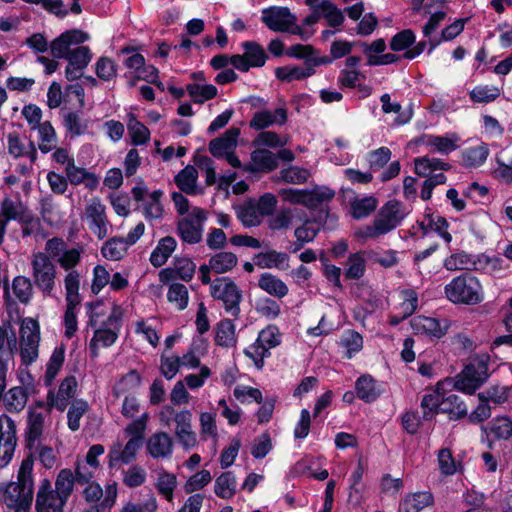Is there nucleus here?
<instances>
[{"label": "nucleus", "instance_id": "f257e3e1", "mask_svg": "<svg viewBox=\"0 0 512 512\" xmlns=\"http://www.w3.org/2000/svg\"><path fill=\"white\" fill-rule=\"evenodd\" d=\"M489 361L488 354H477L455 378L439 381L435 389L422 398L424 418L430 419L437 413L448 414L452 420L465 417L468 412L465 403L451 391L473 394L489 377Z\"/></svg>", "mask_w": 512, "mask_h": 512}, {"label": "nucleus", "instance_id": "f03ea898", "mask_svg": "<svg viewBox=\"0 0 512 512\" xmlns=\"http://www.w3.org/2000/svg\"><path fill=\"white\" fill-rule=\"evenodd\" d=\"M33 459L22 460L17 473V481L5 485L2 490L3 499L8 508L14 512H28L34 493Z\"/></svg>", "mask_w": 512, "mask_h": 512}, {"label": "nucleus", "instance_id": "7ed1b4c3", "mask_svg": "<svg viewBox=\"0 0 512 512\" xmlns=\"http://www.w3.org/2000/svg\"><path fill=\"white\" fill-rule=\"evenodd\" d=\"M444 294L451 303L459 305H477L485 299V291L480 280L468 273L454 277L445 285Z\"/></svg>", "mask_w": 512, "mask_h": 512}, {"label": "nucleus", "instance_id": "20e7f679", "mask_svg": "<svg viewBox=\"0 0 512 512\" xmlns=\"http://www.w3.org/2000/svg\"><path fill=\"white\" fill-rule=\"evenodd\" d=\"M404 206L396 201H388L379 211L373 225L366 226L356 232L362 239L375 238L396 228L407 215Z\"/></svg>", "mask_w": 512, "mask_h": 512}, {"label": "nucleus", "instance_id": "39448f33", "mask_svg": "<svg viewBox=\"0 0 512 512\" xmlns=\"http://www.w3.org/2000/svg\"><path fill=\"white\" fill-rule=\"evenodd\" d=\"M19 351L25 365L35 362L39 355L40 326L37 320L26 317L21 320L19 328Z\"/></svg>", "mask_w": 512, "mask_h": 512}, {"label": "nucleus", "instance_id": "423d86ee", "mask_svg": "<svg viewBox=\"0 0 512 512\" xmlns=\"http://www.w3.org/2000/svg\"><path fill=\"white\" fill-rule=\"evenodd\" d=\"M281 343V333L274 325H269L258 334L257 339L246 350L245 354L253 360L257 367H262L263 359L268 351Z\"/></svg>", "mask_w": 512, "mask_h": 512}, {"label": "nucleus", "instance_id": "0eeeda50", "mask_svg": "<svg viewBox=\"0 0 512 512\" xmlns=\"http://www.w3.org/2000/svg\"><path fill=\"white\" fill-rule=\"evenodd\" d=\"M239 136V128H229L221 137L215 138L209 143L210 153L216 158H225L234 168L241 167V161L235 155Z\"/></svg>", "mask_w": 512, "mask_h": 512}, {"label": "nucleus", "instance_id": "6e6552de", "mask_svg": "<svg viewBox=\"0 0 512 512\" xmlns=\"http://www.w3.org/2000/svg\"><path fill=\"white\" fill-rule=\"evenodd\" d=\"M261 21L267 28L277 32L298 33L296 17L286 7L271 6L261 12Z\"/></svg>", "mask_w": 512, "mask_h": 512}, {"label": "nucleus", "instance_id": "1a4fd4ad", "mask_svg": "<svg viewBox=\"0 0 512 512\" xmlns=\"http://www.w3.org/2000/svg\"><path fill=\"white\" fill-rule=\"evenodd\" d=\"M81 218L99 239L107 236L109 221L105 206L98 197L88 200Z\"/></svg>", "mask_w": 512, "mask_h": 512}, {"label": "nucleus", "instance_id": "9d476101", "mask_svg": "<svg viewBox=\"0 0 512 512\" xmlns=\"http://www.w3.org/2000/svg\"><path fill=\"white\" fill-rule=\"evenodd\" d=\"M279 194L284 201L307 208H314L322 201L334 196V192L325 187L313 190L288 188L280 190Z\"/></svg>", "mask_w": 512, "mask_h": 512}, {"label": "nucleus", "instance_id": "9b49d317", "mask_svg": "<svg viewBox=\"0 0 512 512\" xmlns=\"http://www.w3.org/2000/svg\"><path fill=\"white\" fill-rule=\"evenodd\" d=\"M213 298L221 300L227 312L236 316L239 312L241 293L237 285L229 278H219L210 286Z\"/></svg>", "mask_w": 512, "mask_h": 512}, {"label": "nucleus", "instance_id": "f8f14e48", "mask_svg": "<svg viewBox=\"0 0 512 512\" xmlns=\"http://www.w3.org/2000/svg\"><path fill=\"white\" fill-rule=\"evenodd\" d=\"M206 212L199 207H193L187 217L178 223V233L184 242L196 244L201 241Z\"/></svg>", "mask_w": 512, "mask_h": 512}, {"label": "nucleus", "instance_id": "ddd939ff", "mask_svg": "<svg viewBox=\"0 0 512 512\" xmlns=\"http://www.w3.org/2000/svg\"><path fill=\"white\" fill-rule=\"evenodd\" d=\"M389 47L394 52H403L405 60H413L426 48V42L416 43V34L412 29H404L396 33L390 40Z\"/></svg>", "mask_w": 512, "mask_h": 512}, {"label": "nucleus", "instance_id": "4468645a", "mask_svg": "<svg viewBox=\"0 0 512 512\" xmlns=\"http://www.w3.org/2000/svg\"><path fill=\"white\" fill-rule=\"evenodd\" d=\"M33 278L36 286L44 293L50 294L55 286L56 270L48 257L36 254L32 261Z\"/></svg>", "mask_w": 512, "mask_h": 512}, {"label": "nucleus", "instance_id": "2eb2a0df", "mask_svg": "<svg viewBox=\"0 0 512 512\" xmlns=\"http://www.w3.org/2000/svg\"><path fill=\"white\" fill-rule=\"evenodd\" d=\"M175 430L174 434L178 443L185 450L194 449L198 444V437L192 426V413L188 409H183L174 415Z\"/></svg>", "mask_w": 512, "mask_h": 512}, {"label": "nucleus", "instance_id": "dca6fc26", "mask_svg": "<svg viewBox=\"0 0 512 512\" xmlns=\"http://www.w3.org/2000/svg\"><path fill=\"white\" fill-rule=\"evenodd\" d=\"M410 324L415 334L431 340L442 338L450 327V322L447 319H438L422 315L414 317Z\"/></svg>", "mask_w": 512, "mask_h": 512}, {"label": "nucleus", "instance_id": "f3484780", "mask_svg": "<svg viewBox=\"0 0 512 512\" xmlns=\"http://www.w3.org/2000/svg\"><path fill=\"white\" fill-rule=\"evenodd\" d=\"M415 173L421 177H426V181L435 187L446 182V177L442 171L447 170L449 165L437 158L420 157L414 161Z\"/></svg>", "mask_w": 512, "mask_h": 512}, {"label": "nucleus", "instance_id": "a211bd4d", "mask_svg": "<svg viewBox=\"0 0 512 512\" xmlns=\"http://www.w3.org/2000/svg\"><path fill=\"white\" fill-rule=\"evenodd\" d=\"M16 447V427L14 421L0 416V467H5L12 460Z\"/></svg>", "mask_w": 512, "mask_h": 512}, {"label": "nucleus", "instance_id": "6ab92c4d", "mask_svg": "<svg viewBox=\"0 0 512 512\" xmlns=\"http://www.w3.org/2000/svg\"><path fill=\"white\" fill-rule=\"evenodd\" d=\"M67 500L54 493L48 479L41 481L37 495L35 509L37 512H63Z\"/></svg>", "mask_w": 512, "mask_h": 512}, {"label": "nucleus", "instance_id": "aec40b11", "mask_svg": "<svg viewBox=\"0 0 512 512\" xmlns=\"http://www.w3.org/2000/svg\"><path fill=\"white\" fill-rule=\"evenodd\" d=\"M88 39L89 35L81 30H68L51 42V54L54 58L66 59L70 53L72 45L82 44Z\"/></svg>", "mask_w": 512, "mask_h": 512}, {"label": "nucleus", "instance_id": "412c9836", "mask_svg": "<svg viewBox=\"0 0 512 512\" xmlns=\"http://www.w3.org/2000/svg\"><path fill=\"white\" fill-rule=\"evenodd\" d=\"M105 452L104 446L95 444L88 450L85 460H78L75 468L77 479L80 482H88L99 467L98 457Z\"/></svg>", "mask_w": 512, "mask_h": 512}, {"label": "nucleus", "instance_id": "4be33fe9", "mask_svg": "<svg viewBox=\"0 0 512 512\" xmlns=\"http://www.w3.org/2000/svg\"><path fill=\"white\" fill-rule=\"evenodd\" d=\"M146 451L154 459L170 458L173 453V439L166 432H156L147 439Z\"/></svg>", "mask_w": 512, "mask_h": 512}, {"label": "nucleus", "instance_id": "5701e85b", "mask_svg": "<svg viewBox=\"0 0 512 512\" xmlns=\"http://www.w3.org/2000/svg\"><path fill=\"white\" fill-rule=\"evenodd\" d=\"M141 445L142 441L140 437H132L123 449L120 443H114L108 454L109 466H113L119 461L125 464L130 463L135 459Z\"/></svg>", "mask_w": 512, "mask_h": 512}, {"label": "nucleus", "instance_id": "b1692460", "mask_svg": "<svg viewBox=\"0 0 512 512\" xmlns=\"http://www.w3.org/2000/svg\"><path fill=\"white\" fill-rule=\"evenodd\" d=\"M422 142L435 152L449 154L458 149L460 138L455 133H448L444 136L425 135Z\"/></svg>", "mask_w": 512, "mask_h": 512}, {"label": "nucleus", "instance_id": "393cba45", "mask_svg": "<svg viewBox=\"0 0 512 512\" xmlns=\"http://www.w3.org/2000/svg\"><path fill=\"white\" fill-rule=\"evenodd\" d=\"M277 156L269 150L257 149L251 154V161L244 169L249 172H268L277 167Z\"/></svg>", "mask_w": 512, "mask_h": 512}, {"label": "nucleus", "instance_id": "a878e982", "mask_svg": "<svg viewBox=\"0 0 512 512\" xmlns=\"http://www.w3.org/2000/svg\"><path fill=\"white\" fill-rule=\"evenodd\" d=\"M244 53L242 56H234L230 64H265L267 54L263 46L255 41H247L242 44Z\"/></svg>", "mask_w": 512, "mask_h": 512}, {"label": "nucleus", "instance_id": "bb28decb", "mask_svg": "<svg viewBox=\"0 0 512 512\" xmlns=\"http://www.w3.org/2000/svg\"><path fill=\"white\" fill-rule=\"evenodd\" d=\"M287 121V112L284 108L279 107L273 112L269 110H262L255 113L250 122V126L254 129L260 130L271 125H283Z\"/></svg>", "mask_w": 512, "mask_h": 512}, {"label": "nucleus", "instance_id": "cd10ccee", "mask_svg": "<svg viewBox=\"0 0 512 512\" xmlns=\"http://www.w3.org/2000/svg\"><path fill=\"white\" fill-rule=\"evenodd\" d=\"M119 329L104 322L100 328L95 330L90 342V348L94 356H97L99 348L109 347L116 342Z\"/></svg>", "mask_w": 512, "mask_h": 512}, {"label": "nucleus", "instance_id": "c85d7f7f", "mask_svg": "<svg viewBox=\"0 0 512 512\" xmlns=\"http://www.w3.org/2000/svg\"><path fill=\"white\" fill-rule=\"evenodd\" d=\"M255 265L263 269L286 270L289 267V256L284 252L269 250L258 253L254 258Z\"/></svg>", "mask_w": 512, "mask_h": 512}, {"label": "nucleus", "instance_id": "c756f323", "mask_svg": "<svg viewBox=\"0 0 512 512\" xmlns=\"http://www.w3.org/2000/svg\"><path fill=\"white\" fill-rule=\"evenodd\" d=\"M178 486L177 476L163 468L156 471L155 488L159 495L164 497L169 503L174 500V492Z\"/></svg>", "mask_w": 512, "mask_h": 512}, {"label": "nucleus", "instance_id": "7c9ffc66", "mask_svg": "<svg viewBox=\"0 0 512 512\" xmlns=\"http://www.w3.org/2000/svg\"><path fill=\"white\" fill-rule=\"evenodd\" d=\"M65 175L67 177V181L71 184H83L90 190L95 189L99 184V179L94 173L89 172L83 167L76 166L75 162L70 167H66Z\"/></svg>", "mask_w": 512, "mask_h": 512}, {"label": "nucleus", "instance_id": "2f4dec72", "mask_svg": "<svg viewBox=\"0 0 512 512\" xmlns=\"http://www.w3.org/2000/svg\"><path fill=\"white\" fill-rule=\"evenodd\" d=\"M315 15L324 18L330 27L336 28L343 24L344 13L332 1L322 0L315 7Z\"/></svg>", "mask_w": 512, "mask_h": 512}, {"label": "nucleus", "instance_id": "473e14b6", "mask_svg": "<svg viewBox=\"0 0 512 512\" xmlns=\"http://www.w3.org/2000/svg\"><path fill=\"white\" fill-rule=\"evenodd\" d=\"M489 153V147L484 142L467 147L462 151V163L467 168L480 167L486 162Z\"/></svg>", "mask_w": 512, "mask_h": 512}, {"label": "nucleus", "instance_id": "72a5a7b5", "mask_svg": "<svg viewBox=\"0 0 512 512\" xmlns=\"http://www.w3.org/2000/svg\"><path fill=\"white\" fill-rule=\"evenodd\" d=\"M424 233L435 232L437 233L446 243L452 241V235L447 231L448 223L445 218L439 214H428L420 223Z\"/></svg>", "mask_w": 512, "mask_h": 512}, {"label": "nucleus", "instance_id": "f704fd0d", "mask_svg": "<svg viewBox=\"0 0 512 512\" xmlns=\"http://www.w3.org/2000/svg\"><path fill=\"white\" fill-rule=\"evenodd\" d=\"M355 390L358 398L368 403L375 401L382 393L380 384L366 375L357 379Z\"/></svg>", "mask_w": 512, "mask_h": 512}, {"label": "nucleus", "instance_id": "c9c22d12", "mask_svg": "<svg viewBox=\"0 0 512 512\" xmlns=\"http://www.w3.org/2000/svg\"><path fill=\"white\" fill-rule=\"evenodd\" d=\"M177 246L173 237L162 238L150 255V263L154 267H160L166 263Z\"/></svg>", "mask_w": 512, "mask_h": 512}, {"label": "nucleus", "instance_id": "e433bc0d", "mask_svg": "<svg viewBox=\"0 0 512 512\" xmlns=\"http://www.w3.org/2000/svg\"><path fill=\"white\" fill-rule=\"evenodd\" d=\"M258 286L271 296L283 298L288 294V286L278 277L263 273L259 280Z\"/></svg>", "mask_w": 512, "mask_h": 512}, {"label": "nucleus", "instance_id": "4c0bfd02", "mask_svg": "<svg viewBox=\"0 0 512 512\" xmlns=\"http://www.w3.org/2000/svg\"><path fill=\"white\" fill-rule=\"evenodd\" d=\"M129 245L121 237H113L107 240L102 248V256L109 261H119L127 254Z\"/></svg>", "mask_w": 512, "mask_h": 512}, {"label": "nucleus", "instance_id": "58836bf2", "mask_svg": "<svg viewBox=\"0 0 512 512\" xmlns=\"http://www.w3.org/2000/svg\"><path fill=\"white\" fill-rule=\"evenodd\" d=\"M433 495L430 492H417L407 495L401 503V509L404 512H420L424 508L432 505Z\"/></svg>", "mask_w": 512, "mask_h": 512}, {"label": "nucleus", "instance_id": "ea45409f", "mask_svg": "<svg viewBox=\"0 0 512 512\" xmlns=\"http://www.w3.org/2000/svg\"><path fill=\"white\" fill-rule=\"evenodd\" d=\"M22 206L6 198L1 203L0 209V244L3 241L6 232V226L9 221L16 220L21 214Z\"/></svg>", "mask_w": 512, "mask_h": 512}, {"label": "nucleus", "instance_id": "a19ab883", "mask_svg": "<svg viewBox=\"0 0 512 512\" xmlns=\"http://www.w3.org/2000/svg\"><path fill=\"white\" fill-rule=\"evenodd\" d=\"M444 267L449 271L456 270H472V269H480L484 268L481 265H478L472 258L471 255H468L464 252H459L450 255L444 260Z\"/></svg>", "mask_w": 512, "mask_h": 512}, {"label": "nucleus", "instance_id": "79ce46f5", "mask_svg": "<svg viewBox=\"0 0 512 512\" xmlns=\"http://www.w3.org/2000/svg\"><path fill=\"white\" fill-rule=\"evenodd\" d=\"M351 214L355 219L365 218L370 215L377 207L378 202L375 197L357 196L351 201Z\"/></svg>", "mask_w": 512, "mask_h": 512}, {"label": "nucleus", "instance_id": "37998d69", "mask_svg": "<svg viewBox=\"0 0 512 512\" xmlns=\"http://www.w3.org/2000/svg\"><path fill=\"white\" fill-rule=\"evenodd\" d=\"M198 172L193 166H186L175 177V182L180 190L187 194H196L197 192Z\"/></svg>", "mask_w": 512, "mask_h": 512}, {"label": "nucleus", "instance_id": "c03bdc74", "mask_svg": "<svg viewBox=\"0 0 512 512\" xmlns=\"http://www.w3.org/2000/svg\"><path fill=\"white\" fill-rule=\"evenodd\" d=\"M236 486L237 481L235 475L232 472H225L217 477L214 492L220 498L229 499L234 496Z\"/></svg>", "mask_w": 512, "mask_h": 512}, {"label": "nucleus", "instance_id": "a18cd8bd", "mask_svg": "<svg viewBox=\"0 0 512 512\" xmlns=\"http://www.w3.org/2000/svg\"><path fill=\"white\" fill-rule=\"evenodd\" d=\"M65 359V349L63 346H57L53 350L49 361L46 365V373L44 381L47 385H50L58 373L60 372Z\"/></svg>", "mask_w": 512, "mask_h": 512}, {"label": "nucleus", "instance_id": "49530a36", "mask_svg": "<svg viewBox=\"0 0 512 512\" xmlns=\"http://www.w3.org/2000/svg\"><path fill=\"white\" fill-rule=\"evenodd\" d=\"M32 393L24 387H13L4 395V403L9 411H21L28 399V394Z\"/></svg>", "mask_w": 512, "mask_h": 512}, {"label": "nucleus", "instance_id": "de8ad7c7", "mask_svg": "<svg viewBox=\"0 0 512 512\" xmlns=\"http://www.w3.org/2000/svg\"><path fill=\"white\" fill-rule=\"evenodd\" d=\"M127 128L134 145H143L149 141L150 131L132 113L128 115Z\"/></svg>", "mask_w": 512, "mask_h": 512}, {"label": "nucleus", "instance_id": "09e8293b", "mask_svg": "<svg viewBox=\"0 0 512 512\" xmlns=\"http://www.w3.org/2000/svg\"><path fill=\"white\" fill-rule=\"evenodd\" d=\"M314 73L313 66H279L275 70L277 78L284 81L300 80Z\"/></svg>", "mask_w": 512, "mask_h": 512}, {"label": "nucleus", "instance_id": "8fccbe9b", "mask_svg": "<svg viewBox=\"0 0 512 512\" xmlns=\"http://www.w3.org/2000/svg\"><path fill=\"white\" fill-rule=\"evenodd\" d=\"M237 257L232 252H220L213 255L209 260V267L215 273L222 274L233 269L237 264Z\"/></svg>", "mask_w": 512, "mask_h": 512}, {"label": "nucleus", "instance_id": "3c124183", "mask_svg": "<svg viewBox=\"0 0 512 512\" xmlns=\"http://www.w3.org/2000/svg\"><path fill=\"white\" fill-rule=\"evenodd\" d=\"M65 301L70 304H80L81 297L79 294L80 275L77 271L72 270L67 273L64 279Z\"/></svg>", "mask_w": 512, "mask_h": 512}, {"label": "nucleus", "instance_id": "603ef678", "mask_svg": "<svg viewBox=\"0 0 512 512\" xmlns=\"http://www.w3.org/2000/svg\"><path fill=\"white\" fill-rule=\"evenodd\" d=\"M302 215V210L297 208L282 210L270 220L269 226L273 230L284 229L294 224L296 219L302 220Z\"/></svg>", "mask_w": 512, "mask_h": 512}, {"label": "nucleus", "instance_id": "864d4df0", "mask_svg": "<svg viewBox=\"0 0 512 512\" xmlns=\"http://www.w3.org/2000/svg\"><path fill=\"white\" fill-rule=\"evenodd\" d=\"M382 103V110L384 113H396L397 118L395 123L397 125H403L408 123L412 118L411 108L402 111L401 105L397 102H391L389 94H383L380 98Z\"/></svg>", "mask_w": 512, "mask_h": 512}, {"label": "nucleus", "instance_id": "5fc2aeb1", "mask_svg": "<svg viewBox=\"0 0 512 512\" xmlns=\"http://www.w3.org/2000/svg\"><path fill=\"white\" fill-rule=\"evenodd\" d=\"M199 425L201 438L204 440L212 439L214 442L218 438V429L216 425V414L211 412H201L199 414Z\"/></svg>", "mask_w": 512, "mask_h": 512}, {"label": "nucleus", "instance_id": "6e6d98bb", "mask_svg": "<svg viewBox=\"0 0 512 512\" xmlns=\"http://www.w3.org/2000/svg\"><path fill=\"white\" fill-rule=\"evenodd\" d=\"M366 269L365 257L363 252H357L351 254L348 257L346 268H345V277L348 279H359L361 278Z\"/></svg>", "mask_w": 512, "mask_h": 512}, {"label": "nucleus", "instance_id": "4d7b16f0", "mask_svg": "<svg viewBox=\"0 0 512 512\" xmlns=\"http://www.w3.org/2000/svg\"><path fill=\"white\" fill-rule=\"evenodd\" d=\"M363 81L364 76L354 68L344 70L340 77V83L342 86L350 88L358 87L362 93V96L365 97L370 94V88L366 85H363Z\"/></svg>", "mask_w": 512, "mask_h": 512}, {"label": "nucleus", "instance_id": "13d9d810", "mask_svg": "<svg viewBox=\"0 0 512 512\" xmlns=\"http://www.w3.org/2000/svg\"><path fill=\"white\" fill-rule=\"evenodd\" d=\"M74 488V476L71 470L62 469L55 481L54 493L58 494L65 500H68Z\"/></svg>", "mask_w": 512, "mask_h": 512}, {"label": "nucleus", "instance_id": "bf43d9fd", "mask_svg": "<svg viewBox=\"0 0 512 512\" xmlns=\"http://www.w3.org/2000/svg\"><path fill=\"white\" fill-rule=\"evenodd\" d=\"M237 215L243 225L247 227L259 225L263 218L262 214L258 213V209L254 201H248L243 204L238 209Z\"/></svg>", "mask_w": 512, "mask_h": 512}, {"label": "nucleus", "instance_id": "052dcab7", "mask_svg": "<svg viewBox=\"0 0 512 512\" xmlns=\"http://www.w3.org/2000/svg\"><path fill=\"white\" fill-rule=\"evenodd\" d=\"M162 192L160 190L152 191L146 201H143L144 215L147 219H159L163 214V207L160 203Z\"/></svg>", "mask_w": 512, "mask_h": 512}, {"label": "nucleus", "instance_id": "680f3d73", "mask_svg": "<svg viewBox=\"0 0 512 512\" xmlns=\"http://www.w3.org/2000/svg\"><path fill=\"white\" fill-rule=\"evenodd\" d=\"M215 341L220 346H232L235 343V325L231 320H223L218 324Z\"/></svg>", "mask_w": 512, "mask_h": 512}, {"label": "nucleus", "instance_id": "e2e57ef3", "mask_svg": "<svg viewBox=\"0 0 512 512\" xmlns=\"http://www.w3.org/2000/svg\"><path fill=\"white\" fill-rule=\"evenodd\" d=\"M187 92L196 103H203L207 100L214 98L217 94V89L211 84H189L187 85Z\"/></svg>", "mask_w": 512, "mask_h": 512}, {"label": "nucleus", "instance_id": "0e129e2a", "mask_svg": "<svg viewBox=\"0 0 512 512\" xmlns=\"http://www.w3.org/2000/svg\"><path fill=\"white\" fill-rule=\"evenodd\" d=\"M88 403L84 400H75L72 402L68 409V427L72 431H77L80 428V419L88 411Z\"/></svg>", "mask_w": 512, "mask_h": 512}, {"label": "nucleus", "instance_id": "69168bd1", "mask_svg": "<svg viewBox=\"0 0 512 512\" xmlns=\"http://www.w3.org/2000/svg\"><path fill=\"white\" fill-rule=\"evenodd\" d=\"M36 129H38L39 138L41 143L39 149L43 153H48L53 150L56 144V133L54 128L49 122H43Z\"/></svg>", "mask_w": 512, "mask_h": 512}, {"label": "nucleus", "instance_id": "338daca9", "mask_svg": "<svg viewBox=\"0 0 512 512\" xmlns=\"http://www.w3.org/2000/svg\"><path fill=\"white\" fill-rule=\"evenodd\" d=\"M151 319H140L134 323V332L142 336L149 344L155 347L159 343L160 337L156 332Z\"/></svg>", "mask_w": 512, "mask_h": 512}, {"label": "nucleus", "instance_id": "774afa93", "mask_svg": "<svg viewBox=\"0 0 512 512\" xmlns=\"http://www.w3.org/2000/svg\"><path fill=\"white\" fill-rule=\"evenodd\" d=\"M489 431L498 439H508L512 436V419L497 417L489 425Z\"/></svg>", "mask_w": 512, "mask_h": 512}]
</instances>
